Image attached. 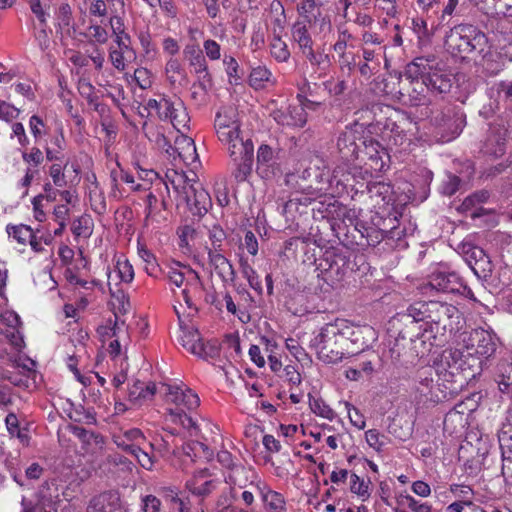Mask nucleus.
Wrapping results in <instances>:
<instances>
[{
	"label": "nucleus",
	"instance_id": "nucleus-1",
	"mask_svg": "<svg viewBox=\"0 0 512 512\" xmlns=\"http://www.w3.org/2000/svg\"><path fill=\"white\" fill-rule=\"evenodd\" d=\"M462 348L444 350L435 361V371L447 383L463 386L482 370L483 359H488L496 351V337L493 333L476 328L462 335Z\"/></svg>",
	"mask_w": 512,
	"mask_h": 512
},
{
	"label": "nucleus",
	"instance_id": "nucleus-2",
	"mask_svg": "<svg viewBox=\"0 0 512 512\" xmlns=\"http://www.w3.org/2000/svg\"><path fill=\"white\" fill-rule=\"evenodd\" d=\"M214 127L218 139L227 145L234 165V178L238 182L245 181L252 171L254 145L250 139L240 137L236 110L233 107L221 108L216 114Z\"/></svg>",
	"mask_w": 512,
	"mask_h": 512
},
{
	"label": "nucleus",
	"instance_id": "nucleus-3",
	"mask_svg": "<svg viewBox=\"0 0 512 512\" xmlns=\"http://www.w3.org/2000/svg\"><path fill=\"white\" fill-rule=\"evenodd\" d=\"M165 388L168 416L171 422L181 425L197 436L198 427L190 413L200 405L198 395L184 385H163Z\"/></svg>",
	"mask_w": 512,
	"mask_h": 512
},
{
	"label": "nucleus",
	"instance_id": "nucleus-4",
	"mask_svg": "<svg viewBox=\"0 0 512 512\" xmlns=\"http://www.w3.org/2000/svg\"><path fill=\"white\" fill-rule=\"evenodd\" d=\"M444 45L454 56L476 60L477 57H485L487 37L473 25L459 24L446 33Z\"/></svg>",
	"mask_w": 512,
	"mask_h": 512
},
{
	"label": "nucleus",
	"instance_id": "nucleus-5",
	"mask_svg": "<svg viewBox=\"0 0 512 512\" xmlns=\"http://www.w3.org/2000/svg\"><path fill=\"white\" fill-rule=\"evenodd\" d=\"M345 320L337 319L333 323L325 324L310 341L318 358L328 364L340 362L344 357L345 346Z\"/></svg>",
	"mask_w": 512,
	"mask_h": 512
},
{
	"label": "nucleus",
	"instance_id": "nucleus-6",
	"mask_svg": "<svg viewBox=\"0 0 512 512\" xmlns=\"http://www.w3.org/2000/svg\"><path fill=\"white\" fill-rule=\"evenodd\" d=\"M167 278L176 287H181L185 283L186 287L182 290L183 299L188 307H192L189 292L190 290L199 291L202 286L198 273L192 268L177 262L169 267Z\"/></svg>",
	"mask_w": 512,
	"mask_h": 512
},
{
	"label": "nucleus",
	"instance_id": "nucleus-7",
	"mask_svg": "<svg viewBox=\"0 0 512 512\" xmlns=\"http://www.w3.org/2000/svg\"><path fill=\"white\" fill-rule=\"evenodd\" d=\"M425 74V65L419 62H413L407 66L405 76L407 79H410V88L407 89V93L400 92L402 97H407V99H403L405 104L410 106H419L425 104V95L424 91L426 88V83L424 81Z\"/></svg>",
	"mask_w": 512,
	"mask_h": 512
},
{
	"label": "nucleus",
	"instance_id": "nucleus-8",
	"mask_svg": "<svg viewBox=\"0 0 512 512\" xmlns=\"http://www.w3.org/2000/svg\"><path fill=\"white\" fill-rule=\"evenodd\" d=\"M363 132V125L354 123L353 125L346 127V129L339 135L337 148L343 159L351 161L359 157L360 147H362L361 142L365 139L362 136Z\"/></svg>",
	"mask_w": 512,
	"mask_h": 512
},
{
	"label": "nucleus",
	"instance_id": "nucleus-9",
	"mask_svg": "<svg viewBox=\"0 0 512 512\" xmlns=\"http://www.w3.org/2000/svg\"><path fill=\"white\" fill-rule=\"evenodd\" d=\"M260 495L265 512H287L284 496L271 489L270 486L257 475H253L249 484Z\"/></svg>",
	"mask_w": 512,
	"mask_h": 512
},
{
	"label": "nucleus",
	"instance_id": "nucleus-10",
	"mask_svg": "<svg viewBox=\"0 0 512 512\" xmlns=\"http://www.w3.org/2000/svg\"><path fill=\"white\" fill-rule=\"evenodd\" d=\"M178 341L187 351L200 358L213 357L217 352L214 344L202 342L198 330L193 327H181Z\"/></svg>",
	"mask_w": 512,
	"mask_h": 512
},
{
	"label": "nucleus",
	"instance_id": "nucleus-11",
	"mask_svg": "<svg viewBox=\"0 0 512 512\" xmlns=\"http://www.w3.org/2000/svg\"><path fill=\"white\" fill-rule=\"evenodd\" d=\"M463 287L462 278L455 272L436 270L430 276L427 288L443 293H453Z\"/></svg>",
	"mask_w": 512,
	"mask_h": 512
},
{
	"label": "nucleus",
	"instance_id": "nucleus-12",
	"mask_svg": "<svg viewBox=\"0 0 512 512\" xmlns=\"http://www.w3.org/2000/svg\"><path fill=\"white\" fill-rule=\"evenodd\" d=\"M183 200L193 215L203 216L212 206L209 193L198 182L184 195Z\"/></svg>",
	"mask_w": 512,
	"mask_h": 512
},
{
	"label": "nucleus",
	"instance_id": "nucleus-13",
	"mask_svg": "<svg viewBox=\"0 0 512 512\" xmlns=\"http://www.w3.org/2000/svg\"><path fill=\"white\" fill-rule=\"evenodd\" d=\"M86 512H124V507L119 493L111 490L94 496Z\"/></svg>",
	"mask_w": 512,
	"mask_h": 512
},
{
	"label": "nucleus",
	"instance_id": "nucleus-14",
	"mask_svg": "<svg viewBox=\"0 0 512 512\" xmlns=\"http://www.w3.org/2000/svg\"><path fill=\"white\" fill-rule=\"evenodd\" d=\"M183 55L195 74L199 75L204 81L211 82L207 60L198 44H187L184 47Z\"/></svg>",
	"mask_w": 512,
	"mask_h": 512
},
{
	"label": "nucleus",
	"instance_id": "nucleus-15",
	"mask_svg": "<svg viewBox=\"0 0 512 512\" xmlns=\"http://www.w3.org/2000/svg\"><path fill=\"white\" fill-rule=\"evenodd\" d=\"M273 119L280 125L303 127L307 122V113L299 105H288L272 112Z\"/></svg>",
	"mask_w": 512,
	"mask_h": 512
},
{
	"label": "nucleus",
	"instance_id": "nucleus-16",
	"mask_svg": "<svg viewBox=\"0 0 512 512\" xmlns=\"http://www.w3.org/2000/svg\"><path fill=\"white\" fill-rule=\"evenodd\" d=\"M349 259L339 249L331 248L324 252L319 266L331 275L342 276L348 267Z\"/></svg>",
	"mask_w": 512,
	"mask_h": 512
},
{
	"label": "nucleus",
	"instance_id": "nucleus-17",
	"mask_svg": "<svg viewBox=\"0 0 512 512\" xmlns=\"http://www.w3.org/2000/svg\"><path fill=\"white\" fill-rule=\"evenodd\" d=\"M345 344L350 341L357 345V349L364 350L375 341V331L370 326H352L345 320Z\"/></svg>",
	"mask_w": 512,
	"mask_h": 512
},
{
	"label": "nucleus",
	"instance_id": "nucleus-18",
	"mask_svg": "<svg viewBox=\"0 0 512 512\" xmlns=\"http://www.w3.org/2000/svg\"><path fill=\"white\" fill-rule=\"evenodd\" d=\"M428 323L442 325L446 328L453 318H459V310L451 304L439 301H430Z\"/></svg>",
	"mask_w": 512,
	"mask_h": 512
},
{
	"label": "nucleus",
	"instance_id": "nucleus-19",
	"mask_svg": "<svg viewBox=\"0 0 512 512\" xmlns=\"http://www.w3.org/2000/svg\"><path fill=\"white\" fill-rule=\"evenodd\" d=\"M196 175L193 174V177ZM166 180L164 181L166 190L169 191V187L171 186L174 192L181 199L186 195L196 184L195 178H189L184 172L177 171L174 169L167 170L166 172Z\"/></svg>",
	"mask_w": 512,
	"mask_h": 512
},
{
	"label": "nucleus",
	"instance_id": "nucleus-20",
	"mask_svg": "<svg viewBox=\"0 0 512 512\" xmlns=\"http://www.w3.org/2000/svg\"><path fill=\"white\" fill-rule=\"evenodd\" d=\"M361 144L360 153H363L371 161V168L377 171L384 170L385 158H388V154L380 143L372 138H365Z\"/></svg>",
	"mask_w": 512,
	"mask_h": 512
},
{
	"label": "nucleus",
	"instance_id": "nucleus-21",
	"mask_svg": "<svg viewBox=\"0 0 512 512\" xmlns=\"http://www.w3.org/2000/svg\"><path fill=\"white\" fill-rule=\"evenodd\" d=\"M208 258L210 265L223 282H234L236 276L234 268L222 251H208Z\"/></svg>",
	"mask_w": 512,
	"mask_h": 512
},
{
	"label": "nucleus",
	"instance_id": "nucleus-22",
	"mask_svg": "<svg viewBox=\"0 0 512 512\" xmlns=\"http://www.w3.org/2000/svg\"><path fill=\"white\" fill-rule=\"evenodd\" d=\"M275 164L276 161L273 149L266 144L260 145L257 151V173L262 178L268 179L275 174Z\"/></svg>",
	"mask_w": 512,
	"mask_h": 512
},
{
	"label": "nucleus",
	"instance_id": "nucleus-23",
	"mask_svg": "<svg viewBox=\"0 0 512 512\" xmlns=\"http://www.w3.org/2000/svg\"><path fill=\"white\" fill-rule=\"evenodd\" d=\"M506 134L505 129L493 128L484 143L483 152L494 158L502 157L506 151Z\"/></svg>",
	"mask_w": 512,
	"mask_h": 512
},
{
	"label": "nucleus",
	"instance_id": "nucleus-24",
	"mask_svg": "<svg viewBox=\"0 0 512 512\" xmlns=\"http://www.w3.org/2000/svg\"><path fill=\"white\" fill-rule=\"evenodd\" d=\"M156 393V384L149 382L144 383L141 381H135L130 387L128 392L129 401L137 406H141L144 403L152 400Z\"/></svg>",
	"mask_w": 512,
	"mask_h": 512
},
{
	"label": "nucleus",
	"instance_id": "nucleus-25",
	"mask_svg": "<svg viewBox=\"0 0 512 512\" xmlns=\"http://www.w3.org/2000/svg\"><path fill=\"white\" fill-rule=\"evenodd\" d=\"M426 88L438 93H447L452 87V77L450 74L442 71L426 72L424 74Z\"/></svg>",
	"mask_w": 512,
	"mask_h": 512
},
{
	"label": "nucleus",
	"instance_id": "nucleus-26",
	"mask_svg": "<svg viewBox=\"0 0 512 512\" xmlns=\"http://www.w3.org/2000/svg\"><path fill=\"white\" fill-rule=\"evenodd\" d=\"M134 55L135 52L131 45L119 46L117 44H113L108 48V60L119 72H124L126 70L127 59Z\"/></svg>",
	"mask_w": 512,
	"mask_h": 512
},
{
	"label": "nucleus",
	"instance_id": "nucleus-27",
	"mask_svg": "<svg viewBox=\"0 0 512 512\" xmlns=\"http://www.w3.org/2000/svg\"><path fill=\"white\" fill-rule=\"evenodd\" d=\"M175 151L185 164H193L198 159L193 139L184 134L176 138Z\"/></svg>",
	"mask_w": 512,
	"mask_h": 512
},
{
	"label": "nucleus",
	"instance_id": "nucleus-28",
	"mask_svg": "<svg viewBox=\"0 0 512 512\" xmlns=\"http://www.w3.org/2000/svg\"><path fill=\"white\" fill-rule=\"evenodd\" d=\"M36 197H42V201L46 200L47 202H55L57 197H60L61 200L67 204H73L77 201V196L74 191L70 189L61 190V188L55 187L51 182H45L43 185V193Z\"/></svg>",
	"mask_w": 512,
	"mask_h": 512
},
{
	"label": "nucleus",
	"instance_id": "nucleus-29",
	"mask_svg": "<svg viewBox=\"0 0 512 512\" xmlns=\"http://www.w3.org/2000/svg\"><path fill=\"white\" fill-rule=\"evenodd\" d=\"M302 55L309 62V64L315 69V73H318V77L325 75L328 68L330 67L329 55L324 50H314L313 46L305 51H302Z\"/></svg>",
	"mask_w": 512,
	"mask_h": 512
},
{
	"label": "nucleus",
	"instance_id": "nucleus-30",
	"mask_svg": "<svg viewBox=\"0 0 512 512\" xmlns=\"http://www.w3.org/2000/svg\"><path fill=\"white\" fill-rule=\"evenodd\" d=\"M207 476V469L200 470L194 475L193 480L188 483V487L193 494L205 496L210 494L215 489V481L212 479H206Z\"/></svg>",
	"mask_w": 512,
	"mask_h": 512
},
{
	"label": "nucleus",
	"instance_id": "nucleus-31",
	"mask_svg": "<svg viewBox=\"0 0 512 512\" xmlns=\"http://www.w3.org/2000/svg\"><path fill=\"white\" fill-rule=\"evenodd\" d=\"M108 22L112 32L114 44L119 46L131 45L132 39L127 32L124 19L120 15L114 14L109 18Z\"/></svg>",
	"mask_w": 512,
	"mask_h": 512
},
{
	"label": "nucleus",
	"instance_id": "nucleus-32",
	"mask_svg": "<svg viewBox=\"0 0 512 512\" xmlns=\"http://www.w3.org/2000/svg\"><path fill=\"white\" fill-rule=\"evenodd\" d=\"M65 148V138L62 129L53 135L44 147L45 156L48 161L63 160V150Z\"/></svg>",
	"mask_w": 512,
	"mask_h": 512
},
{
	"label": "nucleus",
	"instance_id": "nucleus-33",
	"mask_svg": "<svg viewBox=\"0 0 512 512\" xmlns=\"http://www.w3.org/2000/svg\"><path fill=\"white\" fill-rule=\"evenodd\" d=\"M308 27L309 25L305 21H296L291 29L292 39L298 44L301 52L313 46V40Z\"/></svg>",
	"mask_w": 512,
	"mask_h": 512
},
{
	"label": "nucleus",
	"instance_id": "nucleus-34",
	"mask_svg": "<svg viewBox=\"0 0 512 512\" xmlns=\"http://www.w3.org/2000/svg\"><path fill=\"white\" fill-rule=\"evenodd\" d=\"M269 50L271 57L279 63H286L290 59L291 53L288 45L282 40L276 29H274V35L270 40Z\"/></svg>",
	"mask_w": 512,
	"mask_h": 512
},
{
	"label": "nucleus",
	"instance_id": "nucleus-35",
	"mask_svg": "<svg viewBox=\"0 0 512 512\" xmlns=\"http://www.w3.org/2000/svg\"><path fill=\"white\" fill-rule=\"evenodd\" d=\"M167 121L179 132L189 128L190 117L184 103L180 99H175V107Z\"/></svg>",
	"mask_w": 512,
	"mask_h": 512
},
{
	"label": "nucleus",
	"instance_id": "nucleus-36",
	"mask_svg": "<svg viewBox=\"0 0 512 512\" xmlns=\"http://www.w3.org/2000/svg\"><path fill=\"white\" fill-rule=\"evenodd\" d=\"M175 107V100L160 97L159 99H149L147 101V108L150 111H155L158 117L166 121L168 117H171V113Z\"/></svg>",
	"mask_w": 512,
	"mask_h": 512
},
{
	"label": "nucleus",
	"instance_id": "nucleus-37",
	"mask_svg": "<svg viewBox=\"0 0 512 512\" xmlns=\"http://www.w3.org/2000/svg\"><path fill=\"white\" fill-rule=\"evenodd\" d=\"M490 197V193L487 190H481L477 191L470 196L466 197L463 201V206L465 209H472L475 208V210L472 212V217H480L484 213H486V210L483 207H477L480 204L486 203Z\"/></svg>",
	"mask_w": 512,
	"mask_h": 512
},
{
	"label": "nucleus",
	"instance_id": "nucleus-38",
	"mask_svg": "<svg viewBox=\"0 0 512 512\" xmlns=\"http://www.w3.org/2000/svg\"><path fill=\"white\" fill-rule=\"evenodd\" d=\"M460 253L463 255L468 265L474 269L473 264L486 262L487 256L484 250L472 243L464 242L459 247Z\"/></svg>",
	"mask_w": 512,
	"mask_h": 512
},
{
	"label": "nucleus",
	"instance_id": "nucleus-39",
	"mask_svg": "<svg viewBox=\"0 0 512 512\" xmlns=\"http://www.w3.org/2000/svg\"><path fill=\"white\" fill-rule=\"evenodd\" d=\"M371 482L369 479L360 478L356 473L351 472L349 490L357 495L362 501H366L371 495Z\"/></svg>",
	"mask_w": 512,
	"mask_h": 512
},
{
	"label": "nucleus",
	"instance_id": "nucleus-40",
	"mask_svg": "<svg viewBox=\"0 0 512 512\" xmlns=\"http://www.w3.org/2000/svg\"><path fill=\"white\" fill-rule=\"evenodd\" d=\"M7 233L10 238L23 246H26L30 241H32L33 235L35 234L30 226L24 224L8 225Z\"/></svg>",
	"mask_w": 512,
	"mask_h": 512
},
{
	"label": "nucleus",
	"instance_id": "nucleus-41",
	"mask_svg": "<svg viewBox=\"0 0 512 512\" xmlns=\"http://www.w3.org/2000/svg\"><path fill=\"white\" fill-rule=\"evenodd\" d=\"M53 163L50 165L48 169V175L51 178V183L57 188H65L68 184L67 178L65 175V168L67 166V161L58 160L52 161Z\"/></svg>",
	"mask_w": 512,
	"mask_h": 512
},
{
	"label": "nucleus",
	"instance_id": "nucleus-42",
	"mask_svg": "<svg viewBox=\"0 0 512 512\" xmlns=\"http://www.w3.org/2000/svg\"><path fill=\"white\" fill-rule=\"evenodd\" d=\"M272 72L263 65L253 67L249 75V84L255 89H261L266 83L271 82Z\"/></svg>",
	"mask_w": 512,
	"mask_h": 512
},
{
	"label": "nucleus",
	"instance_id": "nucleus-43",
	"mask_svg": "<svg viewBox=\"0 0 512 512\" xmlns=\"http://www.w3.org/2000/svg\"><path fill=\"white\" fill-rule=\"evenodd\" d=\"M36 372H29L25 374L22 372H5L3 378L8 380L12 385L29 389L36 383Z\"/></svg>",
	"mask_w": 512,
	"mask_h": 512
},
{
	"label": "nucleus",
	"instance_id": "nucleus-44",
	"mask_svg": "<svg viewBox=\"0 0 512 512\" xmlns=\"http://www.w3.org/2000/svg\"><path fill=\"white\" fill-rule=\"evenodd\" d=\"M430 301H418L411 304L406 311V316L411 318L413 322L429 321Z\"/></svg>",
	"mask_w": 512,
	"mask_h": 512
},
{
	"label": "nucleus",
	"instance_id": "nucleus-45",
	"mask_svg": "<svg viewBox=\"0 0 512 512\" xmlns=\"http://www.w3.org/2000/svg\"><path fill=\"white\" fill-rule=\"evenodd\" d=\"M354 40L353 34L348 30L345 25L337 27V40L333 44L332 49L336 54H343L349 46H352Z\"/></svg>",
	"mask_w": 512,
	"mask_h": 512
},
{
	"label": "nucleus",
	"instance_id": "nucleus-46",
	"mask_svg": "<svg viewBox=\"0 0 512 512\" xmlns=\"http://www.w3.org/2000/svg\"><path fill=\"white\" fill-rule=\"evenodd\" d=\"M309 407L314 414L327 420L332 421L336 417L334 410L321 398L309 395Z\"/></svg>",
	"mask_w": 512,
	"mask_h": 512
},
{
	"label": "nucleus",
	"instance_id": "nucleus-47",
	"mask_svg": "<svg viewBox=\"0 0 512 512\" xmlns=\"http://www.w3.org/2000/svg\"><path fill=\"white\" fill-rule=\"evenodd\" d=\"M297 11L299 13V19L297 21H305L306 23L311 22L312 19H315L317 14L321 13V9L317 6L315 0H302L297 6Z\"/></svg>",
	"mask_w": 512,
	"mask_h": 512
},
{
	"label": "nucleus",
	"instance_id": "nucleus-48",
	"mask_svg": "<svg viewBox=\"0 0 512 512\" xmlns=\"http://www.w3.org/2000/svg\"><path fill=\"white\" fill-rule=\"evenodd\" d=\"M87 37L96 44L104 45L109 40V32L101 24L91 21L87 28Z\"/></svg>",
	"mask_w": 512,
	"mask_h": 512
},
{
	"label": "nucleus",
	"instance_id": "nucleus-49",
	"mask_svg": "<svg viewBox=\"0 0 512 512\" xmlns=\"http://www.w3.org/2000/svg\"><path fill=\"white\" fill-rule=\"evenodd\" d=\"M368 193L371 198L378 197L382 201H390L392 195V187L384 182H372L367 185Z\"/></svg>",
	"mask_w": 512,
	"mask_h": 512
},
{
	"label": "nucleus",
	"instance_id": "nucleus-50",
	"mask_svg": "<svg viewBox=\"0 0 512 512\" xmlns=\"http://www.w3.org/2000/svg\"><path fill=\"white\" fill-rule=\"evenodd\" d=\"M55 20L59 28L70 27L73 22L72 8L68 3H61L55 11Z\"/></svg>",
	"mask_w": 512,
	"mask_h": 512
},
{
	"label": "nucleus",
	"instance_id": "nucleus-51",
	"mask_svg": "<svg viewBox=\"0 0 512 512\" xmlns=\"http://www.w3.org/2000/svg\"><path fill=\"white\" fill-rule=\"evenodd\" d=\"M309 27L314 28L315 31L322 35L323 38H326L332 33V24L330 18L327 15L317 14L315 19H312L311 22H308Z\"/></svg>",
	"mask_w": 512,
	"mask_h": 512
},
{
	"label": "nucleus",
	"instance_id": "nucleus-52",
	"mask_svg": "<svg viewBox=\"0 0 512 512\" xmlns=\"http://www.w3.org/2000/svg\"><path fill=\"white\" fill-rule=\"evenodd\" d=\"M449 490L457 501H464L468 503V505H475L473 502L474 491L470 486L463 484H451Z\"/></svg>",
	"mask_w": 512,
	"mask_h": 512
},
{
	"label": "nucleus",
	"instance_id": "nucleus-53",
	"mask_svg": "<svg viewBox=\"0 0 512 512\" xmlns=\"http://www.w3.org/2000/svg\"><path fill=\"white\" fill-rule=\"evenodd\" d=\"M211 248L208 251H222L223 242L226 239L225 231L219 225H213L208 232Z\"/></svg>",
	"mask_w": 512,
	"mask_h": 512
},
{
	"label": "nucleus",
	"instance_id": "nucleus-54",
	"mask_svg": "<svg viewBox=\"0 0 512 512\" xmlns=\"http://www.w3.org/2000/svg\"><path fill=\"white\" fill-rule=\"evenodd\" d=\"M30 132L35 141L41 140L48 134V128L44 120L38 115H32L29 119Z\"/></svg>",
	"mask_w": 512,
	"mask_h": 512
},
{
	"label": "nucleus",
	"instance_id": "nucleus-55",
	"mask_svg": "<svg viewBox=\"0 0 512 512\" xmlns=\"http://www.w3.org/2000/svg\"><path fill=\"white\" fill-rule=\"evenodd\" d=\"M138 40L145 57L153 59L157 54V48L152 41L151 34L148 31H140L138 33Z\"/></svg>",
	"mask_w": 512,
	"mask_h": 512
},
{
	"label": "nucleus",
	"instance_id": "nucleus-56",
	"mask_svg": "<svg viewBox=\"0 0 512 512\" xmlns=\"http://www.w3.org/2000/svg\"><path fill=\"white\" fill-rule=\"evenodd\" d=\"M138 255L145 262V270L148 275L156 276L159 267L155 256L144 247L138 249Z\"/></svg>",
	"mask_w": 512,
	"mask_h": 512
},
{
	"label": "nucleus",
	"instance_id": "nucleus-57",
	"mask_svg": "<svg viewBox=\"0 0 512 512\" xmlns=\"http://www.w3.org/2000/svg\"><path fill=\"white\" fill-rule=\"evenodd\" d=\"M91 17L104 18L108 15L107 3L104 0H84Z\"/></svg>",
	"mask_w": 512,
	"mask_h": 512
},
{
	"label": "nucleus",
	"instance_id": "nucleus-58",
	"mask_svg": "<svg viewBox=\"0 0 512 512\" xmlns=\"http://www.w3.org/2000/svg\"><path fill=\"white\" fill-rule=\"evenodd\" d=\"M114 274L122 282L130 283L134 278V270L129 261H118Z\"/></svg>",
	"mask_w": 512,
	"mask_h": 512
},
{
	"label": "nucleus",
	"instance_id": "nucleus-59",
	"mask_svg": "<svg viewBox=\"0 0 512 512\" xmlns=\"http://www.w3.org/2000/svg\"><path fill=\"white\" fill-rule=\"evenodd\" d=\"M367 444L376 451H381L385 446V436L376 429H370L365 432Z\"/></svg>",
	"mask_w": 512,
	"mask_h": 512
},
{
	"label": "nucleus",
	"instance_id": "nucleus-60",
	"mask_svg": "<svg viewBox=\"0 0 512 512\" xmlns=\"http://www.w3.org/2000/svg\"><path fill=\"white\" fill-rule=\"evenodd\" d=\"M202 51L205 58L211 61H217L221 58V46L213 39L204 40Z\"/></svg>",
	"mask_w": 512,
	"mask_h": 512
},
{
	"label": "nucleus",
	"instance_id": "nucleus-61",
	"mask_svg": "<svg viewBox=\"0 0 512 512\" xmlns=\"http://www.w3.org/2000/svg\"><path fill=\"white\" fill-rule=\"evenodd\" d=\"M165 72L171 82L176 81V76L184 75V68L178 58L170 57L165 65Z\"/></svg>",
	"mask_w": 512,
	"mask_h": 512
},
{
	"label": "nucleus",
	"instance_id": "nucleus-62",
	"mask_svg": "<svg viewBox=\"0 0 512 512\" xmlns=\"http://www.w3.org/2000/svg\"><path fill=\"white\" fill-rule=\"evenodd\" d=\"M51 30L47 24L35 27L34 37L41 50H46L50 45Z\"/></svg>",
	"mask_w": 512,
	"mask_h": 512
},
{
	"label": "nucleus",
	"instance_id": "nucleus-63",
	"mask_svg": "<svg viewBox=\"0 0 512 512\" xmlns=\"http://www.w3.org/2000/svg\"><path fill=\"white\" fill-rule=\"evenodd\" d=\"M20 114V110L14 105L0 99V120L12 122Z\"/></svg>",
	"mask_w": 512,
	"mask_h": 512
},
{
	"label": "nucleus",
	"instance_id": "nucleus-64",
	"mask_svg": "<svg viewBox=\"0 0 512 512\" xmlns=\"http://www.w3.org/2000/svg\"><path fill=\"white\" fill-rule=\"evenodd\" d=\"M404 502L405 505L413 512H434L430 504L416 500L411 495H406L404 497Z\"/></svg>",
	"mask_w": 512,
	"mask_h": 512
}]
</instances>
